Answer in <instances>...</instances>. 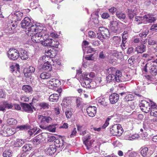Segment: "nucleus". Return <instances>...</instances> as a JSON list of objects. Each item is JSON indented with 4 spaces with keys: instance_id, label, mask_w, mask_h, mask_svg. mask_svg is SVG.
Masks as SVG:
<instances>
[{
    "instance_id": "f257e3e1",
    "label": "nucleus",
    "mask_w": 157,
    "mask_h": 157,
    "mask_svg": "<svg viewBox=\"0 0 157 157\" xmlns=\"http://www.w3.org/2000/svg\"><path fill=\"white\" fill-rule=\"evenodd\" d=\"M123 24L114 18L110 21V29L113 33L119 34L122 29Z\"/></svg>"
},
{
    "instance_id": "f03ea898",
    "label": "nucleus",
    "mask_w": 157,
    "mask_h": 157,
    "mask_svg": "<svg viewBox=\"0 0 157 157\" xmlns=\"http://www.w3.org/2000/svg\"><path fill=\"white\" fill-rule=\"evenodd\" d=\"M38 122L40 123V127L42 129L45 128L47 124L51 123L52 118L48 116H44L42 115H38Z\"/></svg>"
},
{
    "instance_id": "7ed1b4c3",
    "label": "nucleus",
    "mask_w": 157,
    "mask_h": 157,
    "mask_svg": "<svg viewBox=\"0 0 157 157\" xmlns=\"http://www.w3.org/2000/svg\"><path fill=\"white\" fill-rule=\"evenodd\" d=\"M33 25L34 24H33L31 23L30 19L28 17H25L21 23V27L25 29V32L28 36H31L30 32L31 30H30L29 29H30Z\"/></svg>"
},
{
    "instance_id": "20e7f679",
    "label": "nucleus",
    "mask_w": 157,
    "mask_h": 157,
    "mask_svg": "<svg viewBox=\"0 0 157 157\" xmlns=\"http://www.w3.org/2000/svg\"><path fill=\"white\" fill-rule=\"evenodd\" d=\"M111 134L113 136H120L123 132V129L120 124L113 125L109 130Z\"/></svg>"
},
{
    "instance_id": "39448f33",
    "label": "nucleus",
    "mask_w": 157,
    "mask_h": 157,
    "mask_svg": "<svg viewBox=\"0 0 157 157\" xmlns=\"http://www.w3.org/2000/svg\"><path fill=\"white\" fill-rule=\"evenodd\" d=\"M29 30H31L30 32L31 35L33 34V33H39L40 32H42L41 31H44L43 33H44V34L47 33L46 30L43 29L42 25L38 23H34V25L31 26V28Z\"/></svg>"
},
{
    "instance_id": "423d86ee",
    "label": "nucleus",
    "mask_w": 157,
    "mask_h": 157,
    "mask_svg": "<svg viewBox=\"0 0 157 157\" xmlns=\"http://www.w3.org/2000/svg\"><path fill=\"white\" fill-rule=\"evenodd\" d=\"M7 56L10 59L15 60L19 57L20 53L18 50L14 48H10L8 51Z\"/></svg>"
},
{
    "instance_id": "0eeeda50",
    "label": "nucleus",
    "mask_w": 157,
    "mask_h": 157,
    "mask_svg": "<svg viewBox=\"0 0 157 157\" xmlns=\"http://www.w3.org/2000/svg\"><path fill=\"white\" fill-rule=\"evenodd\" d=\"M39 33H33V34L31 35L32 36L31 40L33 43H41V40L44 34V31H42Z\"/></svg>"
},
{
    "instance_id": "6e6552de",
    "label": "nucleus",
    "mask_w": 157,
    "mask_h": 157,
    "mask_svg": "<svg viewBox=\"0 0 157 157\" xmlns=\"http://www.w3.org/2000/svg\"><path fill=\"white\" fill-rule=\"evenodd\" d=\"M91 136L90 135L87 134L83 138V144L88 150H90L92 147L93 142L94 141L93 139L90 140Z\"/></svg>"
},
{
    "instance_id": "1a4fd4ad",
    "label": "nucleus",
    "mask_w": 157,
    "mask_h": 157,
    "mask_svg": "<svg viewBox=\"0 0 157 157\" xmlns=\"http://www.w3.org/2000/svg\"><path fill=\"white\" fill-rule=\"evenodd\" d=\"M87 74L82 75L80 77L82 80L81 82L82 86L86 88H89L91 86L90 83H91V79L87 77Z\"/></svg>"
},
{
    "instance_id": "9d476101",
    "label": "nucleus",
    "mask_w": 157,
    "mask_h": 157,
    "mask_svg": "<svg viewBox=\"0 0 157 157\" xmlns=\"http://www.w3.org/2000/svg\"><path fill=\"white\" fill-rule=\"evenodd\" d=\"M147 100H141L139 104V106L142 111L145 113H147L150 112V102Z\"/></svg>"
},
{
    "instance_id": "9b49d317",
    "label": "nucleus",
    "mask_w": 157,
    "mask_h": 157,
    "mask_svg": "<svg viewBox=\"0 0 157 157\" xmlns=\"http://www.w3.org/2000/svg\"><path fill=\"white\" fill-rule=\"evenodd\" d=\"M54 52L53 51H51L50 50L48 52V55H46L43 56L42 57L40 58L39 61L40 62L42 61L44 63H47L48 62H50V60H52V58L54 56H55V54L53 55H52V53Z\"/></svg>"
},
{
    "instance_id": "f8f14e48",
    "label": "nucleus",
    "mask_w": 157,
    "mask_h": 157,
    "mask_svg": "<svg viewBox=\"0 0 157 157\" xmlns=\"http://www.w3.org/2000/svg\"><path fill=\"white\" fill-rule=\"evenodd\" d=\"M47 85L50 89L54 88L61 84L60 81L58 79H51L47 82Z\"/></svg>"
},
{
    "instance_id": "ddd939ff",
    "label": "nucleus",
    "mask_w": 157,
    "mask_h": 157,
    "mask_svg": "<svg viewBox=\"0 0 157 157\" xmlns=\"http://www.w3.org/2000/svg\"><path fill=\"white\" fill-rule=\"evenodd\" d=\"M44 36L41 44L44 46H50L52 39L49 38L47 33L43 34Z\"/></svg>"
},
{
    "instance_id": "4468645a",
    "label": "nucleus",
    "mask_w": 157,
    "mask_h": 157,
    "mask_svg": "<svg viewBox=\"0 0 157 157\" xmlns=\"http://www.w3.org/2000/svg\"><path fill=\"white\" fill-rule=\"evenodd\" d=\"M18 64L13 65L10 66V70L14 75L18 77L20 75V68Z\"/></svg>"
},
{
    "instance_id": "2eb2a0df",
    "label": "nucleus",
    "mask_w": 157,
    "mask_h": 157,
    "mask_svg": "<svg viewBox=\"0 0 157 157\" xmlns=\"http://www.w3.org/2000/svg\"><path fill=\"white\" fill-rule=\"evenodd\" d=\"M109 31L107 29L103 27H99V37L101 36L102 38H105L109 35ZM99 39L102 40L101 39H100L99 37Z\"/></svg>"
},
{
    "instance_id": "dca6fc26",
    "label": "nucleus",
    "mask_w": 157,
    "mask_h": 157,
    "mask_svg": "<svg viewBox=\"0 0 157 157\" xmlns=\"http://www.w3.org/2000/svg\"><path fill=\"white\" fill-rule=\"evenodd\" d=\"M97 109L94 106H90L86 109L88 115L91 117L94 116L96 113Z\"/></svg>"
},
{
    "instance_id": "f3484780",
    "label": "nucleus",
    "mask_w": 157,
    "mask_h": 157,
    "mask_svg": "<svg viewBox=\"0 0 157 157\" xmlns=\"http://www.w3.org/2000/svg\"><path fill=\"white\" fill-rule=\"evenodd\" d=\"M54 146L56 148H59L60 150L63 148L64 146V141L62 139H57L54 142Z\"/></svg>"
},
{
    "instance_id": "a211bd4d",
    "label": "nucleus",
    "mask_w": 157,
    "mask_h": 157,
    "mask_svg": "<svg viewBox=\"0 0 157 157\" xmlns=\"http://www.w3.org/2000/svg\"><path fill=\"white\" fill-rule=\"evenodd\" d=\"M56 148L53 145H50L45 150V153L48 155H52L56 151Z\"/></svg>"
},
{
    "instance_id": "6ab92c4d",
    "label": "nucleus",
    "mask_w": 157,
    "mask_h": 157,
    "mask_svg": "<svg viewBox=\"0 0 157 157\" xmlns=\"http://www.w3.org/2000/svg\"><path fill=\"white\" fill-rule=\"evenodd\" d=\"M20 54L19 57L22 60H26L28 59L29 56V52H28L21 48L20 50Z\"/></svg>"
},
{
    "instance_id": "aec40b11",
    "label": "nucleus",
    "mask_w": 157,
    "mask_h": 157,
    "mask_svg": "<svg viewBox=\"0 0 157 157\" xmlns=\"http://www.w3.org/2000/svg\"><path fill=\"white\" fill-rule=\"evenodd\" d=\"M119 99L118 94L116 93H113L110 96L109 100L111 104H114Z\"/></svg>"
},
{
    "instance_id": "412c9836",
    "label": "nucleus",
    "mask_w": 157,
    "mask_h": 157,
    "mask_svg": "<svg viewBox=\"0 0 157 157\" xmlns=\"http://www.w3.org/2000/svg\"><path fill=\"white\" fill-rule=\"evenodd\" d=\"M144 23L148 22L149 23L153 22L155 20V18L151 14H148L147 15H145L144 16Z\"/></svg>"
},
{
    "instance_id": "4be33fe9",
    "label": "nucleus",
    "mask_w": 157,
    "mask_h": 157,
    "mask_svg": "<svg viewBox=\"0 0 157 157\" xmlns=\"http://www.w3.org/2000/svg\"><path fill=\"white\" fill-rule=\"evenodd\" d=\"M113 78L115 81L118 82H122L123 80L121 75V72L119 71H116L115 76L113 75Z\"/></svg>"
},
{
    "instance_id": "5701e85b",
    "label": "nucleus",
    "mask_w": 157,
    "mask_h": 157,
    "mask_svg": "<svg viewBox=\"0 0 157 157\" xmlns=\"http://www.w3.org/2000/svg\"><path fill=\"white\" fill-rule=\"evenodd\" d=\"M71 103V100L69 97L65 98L63 99L61 105L63 109L64 108L70 107V105Z\"/></svg>"
},
{
    "instance_id": "b1692460",
    "label": "nucleus",
    "mask_w": 157,
    "mask_h": 157,
    "mask_svg": "<svg viewBox=\"0 0 157 157\" xmlns=\"http://www.w3.org/2000/svg\"><path fill=\"white\" fill-rule=\"evenodd\" d=\"M91 19L92 20V22L95 26H98V12L96 11L93 13L91 15ZM95 26V25H94Z\"/></svg>"
},
{
    "instance_id": "393cba45",
    "label": "nucleus",
    "mask_w": 157,
    "mask_h": 157,
    "mask_svg": "<svg viewBox=\"0 0 157 157\" xmlns=\"http://www.w3.org/2000/svg\"><path fill=\"white\" fill-rule=\"evenodd\" d=\"M35 71V68L32 66H29L27 68L26 72L24 73V75L26 77H30L32 74Z\"/></svg>"
},
{
    "instance_id": "a878e982",
    "label": "nucleus",
    "mask_w": 157,
    "mask_h": 157,
    "mask_svg": "<svg viewBox=\"0 0 157 157\" xmlns=\"http://www.w3.org/2000/svg\"><path fill=\"white\" fill-rule=\"evenodd\" d=\"M128 15L129 18L132 19L134 16L136 15L137 11L134 7L132 8V9H128Z\"/></svg>"
},
{
    "instance_id": "bb28decb",
    "label": "nucleus",
    "mask_w": 157,
    "mask_h": 157,
    "mask_svg": "<svg viewBox=\"0 0 157 157\" xmlns=\"http://www.w3.org/2000/svg\"><path fill=\"white\" fill-rule=\"evenodd\" d=\"M32 148V145L30 144H25L22 148V151L23 153H25L26 154H29Z\"/></svg>"
},
{
    "instance_id": "cd10ccee",
    "label": "nucleus",
    "mask_w": 157,
    "mask_h": 157,
    "mask_svg": "<svg viewBox=\"0 0 157 157\" xmlns=\"http://www.w3.org/2000/svg\"><path fill=\"white\" fill-rule=\"evenodd\" d=\"M142 58L145 60L148 61H152L154 59V56L152 55L151 54L145 53L143 54L142 55Z\"/></svg>"
},
{
    "instance_id": "c85d7f7f",
    "label": "nucleus",
    "mask_w": 157,
    "mask_h": 157,
    "mask_svg": "<svg viewBox=\"0 0 157 157\" xmlns=\"http://www.w3.org/2000/svg\"><path fill=\"white\" fill-rule=\"evenodd\" d=\"M22 107L23 110L28 113H32L33 112L32 107L28 104L23 103L22 105Z\"/></svg>"
},
{
    "instance_id": "c756f323",
    "label": "nucleus",
    "mask_w": 157,
    "mask_h": 157,
    "mask_svg": "<svg viewBox=\"0 0 157 157\" xmlns=\"http://www.w3.org/2000/svg\"><path fill=\"white\" fill-rule=\"evenodd\" d=\"M58 127V125L57 124H54L52 125H50L48 126H46L45 128L44 129H46L51 132H55L56 131V128Z\"/></svg>"
},
{
    "instance_id": "7c9ffc66",
    "label": "nucleus",
    "mask_w": 157,
    "mask_h": 157,
    "mask_svg": "<svg viewBox=\"0 0 157 157\" xmlns=\"http://www.w3.org/2000/svg\"><path fill=\"white\" fill-rule=\"evenodd\" d=\"M146 47L144 45L137 46L135 49V51L138 53H142L146 51Z\"/></svg>"
},
{
    "instance_id": "2f4dec72",
    "label": "nucleus",
    "mask_w": 157,
    "mask_h": 157,
    "mask_svg": "<svg viewBox=\"0 0 157 157\" xmlns=\"http://www.w3.org/2000/svg\"><path fill=\"white\" fill-rule=\"evenodd\" d=\"M99 103L100 105L104 106L107 105L106 101L107 100V98L105 97V96H102L99 97Z\"/></svg>"
},
{
    "instance_id": "473e14b6",
    "label": "nucleus",
    "mask_w": 157,
    "mask_h": 157,
    "mask_svg": "<svg viewBox=\"0 0 157 157\" xmlns=\"http://www.w3.org/2000/svg\"><path fill=\"white\" fill-rule=\"evenodd\" d=\"M42 141V136L41 135H39L34 138L32 141L34 144L38 145L40 144Z\"/></svg>"
},
{
    "instance_id": "72a5a7b5",
    "label": "nucleus",
    "mask_w": 157,
    "mask_h": 157,
    "mask_svg": "<svg viewBox=\"0 0 157 157\" xmlns=\"http://www.w3.org/2000/svg\"><path fill=\"white\" fill-rule=\"evenodd\" d=\"M14 19H16L15 20L17 21H20L21 20V17L23 16V13L21 12L20 11H16L14 12Z\"/></svg>"
},
{
    "instance_id": "f704fd0d",
    "label": "nucleus",
    "mask_w": 157,
    "mask_h": 157,
    "mask_svg": "<svg viewBox=\"0 0 157 157\" xmlns=\"http://www.w3.org/2000/svg\"><path fill=\"white\" fill-rule=\"evenodd\" d=\"M42 69L43 70L50 71L52 70V65L50 62L44 63L42 66Z\"/></svg>"
},
{
    "instance_id": "c9c22d12",
    "label": "nucleus",
    "mask_w": 157,
    "mask_h": 157,
    "mask_svg": "<svg viewBox=\"0 0 157 157\" xmlns=\"http://www.w3.org/2000/svg\"><path fill=\"white\" fill-rule=\"evenodd\" d=\"M50 101L56 102L59 99L58 94H53L50 95L49 97Z\"/></svg>"
},
{
    "instance_id": "e433bc0d",
    "label": "nucleus",
    "mask_w": 157,
    "mask_h": 157,
    "mask_svg": "<svg viewBox=\"0 0 157 157\" xmlns=\"http://www.w3.org/2000/svg\"><path fill=\"white\" fill-rule=\"evenodd\" d=\"M135 22L137 24H140L142 23H144V17L136 16L134 20Z\"/></svg>"
},
{
    "instance_id": "4c0bfd02",
    "label": "nucleus",
    "mask_w": 157,
    "mask_h": 157,
    "mask_svg": "<svg viewBox=\"0 0 157 157\" xmlns=\"http://www.w3.org/2000/svg\"><path fill=\"white\" fill-rule=\"evenodd\" d=\"M24 143V140L21 139H17L14 143L16 147H21Z\"/></svg>"
},
{
    "instance_id": "58836bf2",
    "label": "nucleus",
    "mask_w": 157,
    "mask_h": 157,
    "mask_svg": "<svg viewBox=\"0 0 157 157\" xmlns=\"http://www.w3.org/2000/svg\"><path fill=\"white\" fill-rule=\"evenodd\" d=\"M116 16L120 20H122L126 17V15L124 13L117 11L116 12Z\"/></svg>"
},
{
    "instance_id": "ea45409f",
    "label": "nucleus",
    "mask_w": 157,
    "mask_h": 157,
    "mask_svg": "<svg viewBox=\"0 0 157 157\" xmlns=\"http://www.w3.org/2000/svg\"><path fill=\"white\" fill-rule=\"evenodd\" d=\"M139 137V135L137 134L133 135L131 136H126L125 138L126 140H132L137 139Z\"/></svg>"
},
{
    "instance_id": "a19ab883",
    "label": "nucleus",
    "mask_w": 157,
    "mask_h": 157,
    "mask_svg": "<svg viewBox=\"0 0 157 157\" xmlns=\"http://www.w3.org/2000/svg\"><path fill=\"white\" fill-rule=\"evenodd\" d=\"M96 54L95 53L94 54H91L90 55H88L86 56L84 58V59L87 60H95V59H97V57H95Z\"/></svg>"
},
{
    "instance_id": "79ce46f5",
    "label": "nucleus",
    "mask_w": 157,
    "mask_h": 157,
    "mask_svg": "<svg viewBox=\"0 0 157 157\" xmlns=\"http://www.w3.org/2000/svg\"><path fill=\"white\" fill-rule=\"evenodd\" d=\"M51 77V74L48 73H42L40 75V78L42 79H47Z\"/></svg>"
},
{
    "instance_id": "37998d69",
    "label": "nucleus",
    "mask_w": 157,
    "mask_h": 157,
    "mask_svg": "<svg viewBox=\"0 0 157 157\" xmlns=\"http://www.w3.org/2000/svg\"><path fill=\"white\" fill-rule=\"evenodd\" d=\"M22 89L25 92L29 93L31 91L32 89L31 87L28 85H25L23 86L22 87Z\"/></svg>"
},
{
    "instance_id": "c03bdc74",
    "label": "nucleus",
    "mask_w": 157,
    "mask_h": 157,
    "mask_svg": "<svg viewBox=\"0 0 157 157\" xmlns=\"http://www.w3.org/2000/svg\"><path fill=\"white\" fill-rule=\"evenodd\" d=\"M12 152L10 150H7L4 151L3 153V157H11L12 156Z\"/></svg>"
},
{
    "instance_id": "a18cd8bd",
    "label": "nucleus",
    "mask_w": 157,
    "mask_h": 157,
    "mask_svg": "<svg viewBox=\"0 0 157 157\" xmlns=\"http://www.w3.org/2000/svg\"><path fill=\"white\" fill-rule=\"evenodd\" d=\"M148 100L149 101V102L150 104V105L149 106V107H150V112H151L152 110H155V109H157L156 104L152 101H151L150 100Z\"/></svg>"
},
{
    "instance_id": "49530a36",
    "label": "nucleus",
    "mask_w": 157,
    "mask_h": 157,
    "mask_svg": "<svg viewBox=\"0 0 157 157\" xmlns=\"http://www.w3.org/2000/svg\"><path fill=\"white\" fill-rule=\"evenodd\" d=\"M65 113L67 118H70L72 115V113L71 111V107H68L65 110Z\"/></svg>"
},
{
    "instance_id": "de8ad7c7",
    "label": "nucleus",
    "mask_w": 157,
    "mask_h": 157,
    "mask_svg": "<svg viewBox=\"0 0 157 157\" xmlns=\"http://www.w3.org/2000/svg\"><path fill=\"white\" fill-rule=\"evenodd\" d=\"M59 43V41L56 39L53 40L52 39V42H51L50 47L58 48Z\"/></svg>"
},
{
    "instance_id": "09e8293b",
    "label": "nucleus",
    "mask_w": 157,
    "mask_h": 157,
    "mask_svg": "<svg viewBox=\"0 0 157 157\" xmlns=\"http://www.w3.org/2000/svg\"><path fill=\"white\" fill-rule=\"evenodd\" d=\"M13 133L11 129L10 128H8L6 130V133H4L3 136H8L12 135Z\"/></svg>"
},
{
    "instance_id": "8fccbe9b",
    "label": "nucleus",
    "mask_w": 157,
    "mask_h": 157,
    "mask_svg": "<svg viewBox=\"0 0 157 157\" xmlns=\"http://www.w3.org/2000/svg\"><path fill=\"white\" fill-rule=\"evenodd\" d=\"M110 120V119L109 118H108L106 119L105 123L102 125V126L101 127L99 128V131L101 129H104L108 126L109 124V121Z\"/></svg>"
},
{
    "instance_id": "3c124183",
    "label": "nucleus",
    "mask_w": 157,
    "mask_h": 157,
    "mask_svg": "<svg viewBox=\"0 0 157 157\" xmlns=\"http://www.w3.org/2000/svg\"><path fill=\"white\" fill-rule=\"evenodd\" d=\"M141 154L143 157L146 156L148 153V148L145 147L142 148L140 151Z\"/></svg>"
},
{
    "instance_id": "603ef678",
    "label": "nucleus",
    "mask_w": 157,
    "mask_h": 157,
    "mask_svg": "<svg viewBox=\"0 0 157 157\" xmlns=\"http://www.w3.org/2000/svg\"><path fill=\"white\" fill-rule=\"evenodd\" d=\"M7 123L10 125L16 124L17 121V120L13 118L8 119L7 120Z\"/></svg>"
},
{
    "instance_id": "864d4df0",
    "label": "nucleus",
    "mask_w": 157,
    "mask_h": 157,
    "mask_svg": "<svg viewBox=\"0 0 157 157\" xmlns=\"http://www.w3.org/2000/svg\"><path fill=\"white\" fill-rule=\"evenodd\" d=\"M113 55L118 59H120L122 57L121 52H118L116 51H114L112 53Z\"/></svg>"
},
{
    "instance_id": "5fc2aeb1",
    "label": "nucleus",
    "mask_w": 157,
    "mask_h": 157,
    "mask_svg": "<svg viewBox=\"0 0 157 157\" xmlns=\"http://www.w3.org/2000/svg\"><path fill=\"white\" fill-rule=\"evenodd\" d=\"M39 105L41 109H46L48 108L49 105L45 102L41 103Z\"/></svg>"
},
{
    "instance_id": "6e6d98bb",
    "label": "nucleus",
    "mask_w": 157,
    "mask_h": 157,
    "mask_svg": "<svg viewBox=\"0 0 157 157\" xmlns=\"http://www.w3.org/2000/svg\"><path fill=\"white\" fill-rule=\"evenodd\" d=\"M134 98L133 95L131 94H129L127 95L124 98L125 100L126 101H131L133 100Z\"/></svg>"
},
{
    "instance_id": "4d7b16f0",
    "label": "nucleus",
    "mask_w": 157,
    "mask_h": 157,
    "mask_svg": "<svg viewBox=\"0 0 157 157\" xmlns=\"http://www.w3.org/2000/svg\"><path fill=\"white\" fill-rule=\"evenodd\" d=\"M113 40L116 45H118L121 41V37L118 36H114L113 37Z\"/></svg>"
},
{
    "instance_id": "13d9d810",
    "label": "nucleus",
    "mask_w": 157,
    "mask_h": 157,
    "mask_svg": "<svg viewBox=\"0 0 157 157\" xmlns=\"http://www.w3.org/2000/svg\"><path fill=\"white\" fill-rule=\"evenodd\" d=\"M137 155V153L135 151L130 152V151H128L126 154L125 155V157H127V156L128 155L129 157H134Z\"/></svg>"
},
{
    "instance_id": "bf43d9fd",
    "label": "nucleus",
    "mask_w": 157,
    "mask_h": 157,
    "mask_svg": "<svg viewBox=\"0 0 157 157\" xmlns=\"http://www.w3.org/2000/svg\"><path fill=\"white\" fill-rule=\"evenodd\" d=\"M29 126L27 125H21L18 126L17 128L21 130H26L29 128Z\"/></svg>"
},
{
    "instance_id": "052dcab7",
    "label": "nucleus",
    "mask_w": 157,
    "mask_h": 157,
    "mask_svg": "<svg viewBox=\"0 0 157 157\" xmlns=\"http://www.w3.org/2000/svg\"><path fill=\"white\" fill-rule=\"evenodd\" d=\"M82 99L80 98H77L76 103L77 107H79L82 103Z\"/></svg>"
},
{
    "instance_id": "680f3d73",
    "label": "nucleus",
    "mask_w": 157,
    "mask_h": 157,
    "mask_svg": "<svg viewBox=\"0 0 157 157\" xmlns=\"http://www.w3.org/2000/svg\"><path fill=\"white\" fill-rule=\"evenodd\" d=\"M114 75H109L106 78V80L107 82L109 83L111 82L112 80H113L114 78H113Z\"/></svg>"
},
{
    "instance_id": "e2e57ef3",
    "label": "nucleus",
    "mask_w": 157,
    "mask_h": 157,
    "mask_svg": "<svg viewBox=\"0 0 157 157\" xmlns=\"http://www.w3.org/2000/svg\"><path fill=\"white\" fill-rule=\"evenodd\" d=\"M150 72L153 76H155L157 75V68H155L154 67L151 68Z\"/></svg>"
},
{
    "instance_id": "0e129e2a",
    "label": "nucleus",
    "mask_w": 157,
    "mask_h": 157,
    "mask_svg": "<svg viewBox=\"0 0 157 157\" xmlns=\"http://www.w3.org/2000/svg\"><path fill=\"white\" fill-rule=\"evenodd\" d=\"M148 33V30H145L144 32H142L139 34V36L142 37H145Z\"/></svg>"
},
{
    "instance_id": "69168bd1",
    "label": "nucleus",
    "mask_w": 157,
    "mask_h": 157,
    "mask_svg": "<svg viewBox=\"0 0 157 157\" xmlns=\"http://www.w3.org/2000/svg\"><path fill=\"white\" fill-rule=\"evenodd\" d=\"M20 99L22 102H27L29 100V97L25 95L21 96V97Z\"/></svg>"
},
{
    "instance_id": "338daca9",
    "label": "nucleus",
    "mask_w": 157,
    "mask_h": 157,
    "mask_svg": "<svg viewBox=\"0 0 157 157\" xmlns=\"http://www.w3.org/2000/svg\"><path fill=\"white\" fill-rule=\"evenodd\" d=\"M89 36L91 38H94L96 36V34L93 31H90L88 33Z\"/></svg>"
},
{
    "instance_id": "774afa93",
    "label": "nucleus",
    "mask_w": 157,
    "mask_h": 157,
    "mask_svg": "<svg viewBox=\"0 0 157 157\" xmlns=\"http://www.w3.org/2000/svg\"><path fill=\"white\" fill-rule=\"evenodd\" d=\"M150 115L155 117H157V109L155 110H152L150 112Z\"/></svg>"
}]
</instances>
